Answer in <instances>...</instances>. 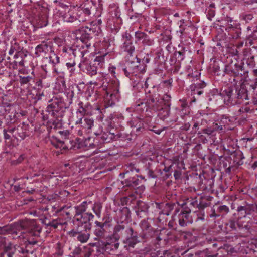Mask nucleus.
Listing matches in <instances>:
<instances>
[{"mask_svg":"<svg viewBox=\"0 0 257 257\" xmlns=\"http://www.w3.org/2000/svg\"><path fill=\"white\" fill-rule=\"evenodd\" d=\"M100 75L101 86L105 91L104 100L105 106H112L120 97L119 81L116 78L111 79L107 76Z\"/></svg>","mask_w":257,"mask_h":257,"instance_id":"obj_1","label":"nucleus"},{"mask_svg":"<svg viewBox=\"0 0 257 257\" xmlns=\"http://www.w3.org/2000/svg\"><path fill=\"white\" fill-rule=\"evenodd\" d=\"M78 105L82 109L77 111V119L75 120L76 128L78 129V134L79 136H83L85 134L93 133L96 131L95 130L94 121L93 118L89 116H83L86 110L83 107V103L80 102Z\"/></svg>","mask_w":257,"mask_h":257,"instance_id":"obj_2","label":"nucleus"},{"mask_svg":"<svg viewBox=\"0 0 257 257\" xmlns=\"http://www.w3.org/2000/svg\"><path fill=\"white\" fill-rule=\"evenodd\" d=\"M220 95L223 99L224 104L228 106L240 104L244 99H247V91L246 89L242 87L239 89L227 88L222 90Z\"/></svg>","mask_w":257,"mask_h":257,"instance_id":"obj_3","label":"nucleus"},{"mask_svg":"<svg viewBox=\"0 0 257 257\" xmlns=\"http://www.w3.org/2000/svg\"><path fill=\"white\" fill-rule=\"evenodd\" d=\"M35 51V54L37 57L41 56L42 53L46 54L50 52L49 57L44 58V61L47 60L52 65V70L54 73L59 74L63 73L57 67V65L60 63V57L52 50V43L51 42H42L40 44L38 45L36 47Z\"/></svg>","mask_w":257,"mask_h":257,"instance_id":"obj_4","label":"nucleus"},{"mask_svg":"<svg viewBox=\"0 0 257 257\" xmlns=\"http://www.w3.org/2000/svg\"><path fill=\"white\" fill-rule=\"evenodd\" d=\"M112 217L108 212L105 214L102 219V221L95 222V229L94 234L95 236V240H104L107 238V234L112 226Z\"/></svg>","mask_w":257,"mask_h":257,"instance_id":"obj_5","label":"nucleus"},{"mask_svg":"<svg viewBox=\"0 0 257 257\" xmlns=\"http://www.w3.org/2000/svg\"><path fill=\"white\" fill-rule=\"evenodd\" d=\"M59 146H63L65 148L70 147V149L76 150L77 149H82L83 150H87L89 148H94L99 146V142L98 139L96 137H88L84 140H81L80 138H76L74 141H70L67 140L64 142V144L59 143Z\"/></svg>","mask_w":257,"mask_h":257,"instance_id":"obj_6","label":"nucleus"},{"mask_svg":"<svg viewBox=\"0 0 257 257\" xmlns=\"http://www.w3.org/2000/svg\"><path fill=\"white\" fill-rule=\"evenodd\" d=\"M230 122V119L226 116H222L219 120H216L210 126L206 128H202V131L204 134L214 142L215 136L216 133H224L228 129V125Z\"/></svg>","mask_w":257,"mask_h":257,"instance_id":"obj_7","label":"nucleus"},{"mask_svg":"<svg viewBox=\"0 0 257 257\" xmlns=\"http://www.w3.org/2000/svg\"><path fill=\"white\" fill-rule=\"evenodd\" d=\"M171 97L168 94L160 97L158 94H149L146 96L145 104L149 109L155 111L162 108L165 104L169 105V101H171Z\"/></svg>","mask_w":257,"mask_h":257,"instance_id":"obj_8","label":"nucleus"},{"mask_svg":"<svg viewBox=\"0 0 257 257\" xmlns=\"http://www.w3.org/2000/svg\"><path fill=\"white\" fill-rule=\"evenodd\" d=\"M141 181L139 179L138 176H134L126 179L124 181H122L121 183L124 187H130L133 188L132 193L128 196L124 197L120 199V203L122 206L127 205L128 203L135 200L138 195L137 186L139 185Z\"/></svg>","mask_w":257,"mask_h":257,"instance_id":"obj_9","label":"nucleus"},{"mask_svg":"<svg viewBox=\"0 0 257 257\" xmlns=\"http://www.w3.org/2000/svg\"><path fill=\"white\" fill-rule=\"evenodd\" d=\"M134 59H136L137 61L126 60L124 62L121 63L120 65V68L125 76L130 79H133V77L137 76L139 73H143L145 72V66H141L137 56Z\"/></svg>","mask_w":257,"mask_h":257,"instance_id":"obj_10","label":"nucleus"},{"mask_svg":"<svg viewBox=\"0 0 257 257\" xmlns=\"http://www.w3.org/2000/svg\"><path fill=\"white\" fill-rule=\"evenodd\" d=\"M100 30V26L96 25V23L93 22L81 29L80 40L86 45V48H88L91 46L90 40L93 35H98Z\"/></svg>","mask_w":257,"mask_h":257,"instance_id":"obj_11","label":"nucleus"},{"mask_svg":"<svg viewBox=\"0 0 257 257\" xmlns=\"http://www.w3.org/2000/svg\"><path fill=\"white\" fill-rule=\"evenodd\" d=\"M14 226L16 228H20L22 231L28 232L30 235L33 236H39L41 228L33 221L25 219L21 220L14 223Z\"/></svg>","mask_w":257,"mask_h":257,"instance_id":"obj_12","label":"nucleus"},{"mask_svg":"<svg viewBox=\"0 0 257 257\" xmlns=\"http://www.w3.org/2000/svg\"><path fill=\"white\" fill-rule=\"evenodd\" d=\"M127 116H130V120L127 121L128 125L132 128L131 136V137H128L127 139L131 141L132 140L133 135L136 136L140 134L144 130V121L142 118L139 117L136 113H128L125 114Z\"/></svg>","mask_w":257,"mask_h":257,"instance_id":"obj_13","label":"nucleus"},{"mask_svg":"<svg viewBox=\"0 0 257 257\" xmlns=\"http://www.w3.org/2000/svg\"><path fill=\"white\" fill-rule=\"evenodd\" d=\"M85 210H76L74 220L78 222L77 226H80L81 228L90 230L91 223L90 222L94 217V215L91 213L86 212Z\"/></svg>","mask_w":257,"mask_h":257,"instance_id":"obj_14","label":"nucleus"},{"mask_svg":"<svg viewBox=\"0 0 257 257\" xmlns=\"http://www.w3.org/2000/svg\"><path fill=\"white\" fill-rule=\"evenodd\" d=\"M224 23L222 24L225 25V30L227 31L228 35L232 39H237L240 37L241 31V29L236 23V21L230 17L226 16L223 20Z\"/></svg>","mask_w":257,"mask_h":257,"instance_id":"obj_15","label":"nucleus"},{"mask_svg":"<svg viewBox=\"0 0 257 257\" xmlns=\"http://www.w3.org/2000/svg\"><path fill=\"white\" fill-rule=\"evenodd\" d=\"M224 72L226 74L234 77L240 76L244 77L247 76L248 73L244 68L243 63H234L233 62L225 66Z\"/></svg>","mask_w":257,"mask_h":257,"instance_id":"obj_16","label":"nucleus"},{"mask_svg":"<svg viewBox=\"0 0 257 257\" xmlns=\"http://www.w3.org/2000/svg\"><path fill=\"white\" fill-rule=\"evenodd\" d=\"M84 47H86V45L83 43L81 46V48L78 46H73L71 47H64L63 48L62 51L65 53V56L68 57V56L71 58H73L75 60L76 57L83 58L86 52V50H84Z\"/></svg>","mask_w":257,"mask_h":257,"instance_id":"obj_17","label":"nucleus"},{"mask_svg":"<svg viewBox=\"0 0 257 257\" xmlns=\"http://www.w3.org/2000/svg\"><path fill=\"white\" fill-rule=\"evenodd\" d=\"M59 134H60L62 139H63V140H60L58 139H55L51 141L52 144L57 149H60V151H58V152L60 154H63L64 152H65L66 151L68 150H71L72 149H70V147L68 148H65L63 146H59V143L61 144L63 143L64 144V142H66L67 140H70V141H74L76 139V138H69L70 136V133L69 131L68 130H64V131H60L58 132Z\"/></svg>","mask_w":257,"mask_h":257,"instance_id":"obj_18","label":"nucleus"},{"mask_svg":"<svg viewBox=\"0 0 257 257\" xmlns=\"http://www.w3.org/2000/svg\"><path fill=\"white\" fill-rule=\"evenodd\" d=\"M50 104L46 108V111L51 114V116H55L56 113H58L61 108L64 106V99L60 96L53 97L51 101H49Z\"/></svg>","mask_w":257,"mask_h":257,"instance_id":"obj_19","label":"nucleus"},{"mask_svg":"<svg viewBox=\"0 0 257 257\" xmlns=\"http://www.w3.org/2000/svg\"><path fill=\"white\" fill-rule=\"evenodd\" d=\"M182 235L186 240H187V243H188V246L190 248L196 246L199 244L201 245L206 243L209 244L212 241V238L211 237H206L205 240L200 241L199 237L193 236L190 232H183Z\"/></svg>","mask_w":257,"mask_h":257,"instance_id":"obj_20","label":"nucleus"},{"mask_svg":"<svg viewBox=\"0 0 257 257\" xmlns=\"http://www.w3.org/2000/svg\"><path fill=\"white\" fill-rule=\"evenodd\" d=\"M94 245L98 248L97 250L103 253L104 252H109L110 251L116 250L119 247L118 241L114 242L100 240L94 244Z\"/></svg>","mask_w":257,"mask_h":257,"instance_id":"obj_21","label":"nucleus"},{"mask_svg":"<svg viewBox=\"0 0 257 257\" xmlns=\"http://www.w3.org/2000/svg\"><path fill=\"white\" fill-rule=\"evenodd\" d=\"M94 134L96 136V138L98 139L99 146L102 144L108 143L115 137V133L108 131L107 130L104 131L102 128L94 132Z\"/></svg>","mask_w":257,"mask_h":257,"instance_id":"obj_22","label":"nucleus"},{"mask_svg":"<svg viewBox=\"0 0 257 257\" xmlns=\"http://www.w3.org/2000/svg\"><path fill=\"white\" fill-rule=\"evenodd\" d=\"M103 45L105 47H107V48L105 49L108 50L107 51L104 53L96 56L94 60V63H96V65H97V66L100 67H102L103 66V65L105 61H108L109 59H110L111 55L112 54V53L110 51L111 49H109V47L111 46L110 44H108L107 42L104 41L103 42Z\"/></svg>","mask_w":257,"mask_h":257,"instance_id":"obj_23","label":"nucleus"},{"mask_svg":"<svg viewBox=\"0 0 257 257\" xmlns=\"http://www.w3.org/2000/svg\"><path fill=\"white\" fill-rule=\"evenodd\" d=\"M125 232L127 235L123 240V243L130 247H134L135 245L139 242L137 232H134L131 227L126 228Z\"/></svg>","mask_w":257,"mask_h":257,"instance_id":"obj_24","label":"nucleus"},{"mask_svg":"<svg viewBox=\"0 0 257 257\" xmlns=\"http://www.w3.org/2000/svg\"><path fill=\"white\" fill-rule=\"evenodd\" d=\"M15 60L10 63V67L13 69H19L21 73L24 67L23 54L22 52H18L14 55Z\"/></svg>","mask_w":257,"mask_h":257,"instance_id":"obj_25","label":"nucleus"},{"mask_svg":"<svg viewBox=\"0 0 257 257\" xmlns=\"http://www.w3.org/2000/svg\"><path fill=\"white\" fill-rule=\"evenodd\" d=\"M125 226L123 222L118 223L113 229V237L115 241H118L119 239L123 237V233H125Z\"/></svg>","mask_w":257,"mask_h":257,"instance_id":"obj_26","label":"nucleus"},{"mask_svg":"<svg viewBox=\"0 0 257 257\" xmlns=\"http://www.w3.org/2000/svg\"><path fill=\"white\" fill-rule=\"evenodd\" d=\"M4 138L5 140H9L13 141L15 139L18 142L17 127H12L11 126L8 127L7 128L3 130Z\"/></svg>","mask_w":257,"mask_h":257,"instance_id":"obj_27","label":"nucleus"},{"mask_svg":"<svg viewBox=\"0 0 257 257\" xmlns=\"http://www.w3.org/2000/svg\"><path fill=\"white\" fill-rule=\"evenodd\" d=\"M122 49L124 51L127 52L130 56H133V54L135 51V47L131 40L130 35L126 34L125 40L123 43Z\"/></svg>","mask_w":257,"mask_h":257,"instance_id":"obj_28","label":"nucleus"},{"mask_svg":"<svg viewBox=\"0 0 257 257\" xmlns=\"http://www.w3.org/2000/svg\"><path fill=\"white\" fill-rule=\"evenodd\" d=\"M171 101H169V105L165 104L162 108L158 110V116L162 120H165L169 116L170 111Z\"/></svg>","mask_w":257,"mask_h":257,"instance_id":"obj_29","label":"nucleus"},{"mask_svg":"<svg viewBox=\"0 0 257 257\" xmlns=\"http://www.w3.org/2000/svg\"><path fill=\"white\" fill-rule=\"evenodd\" d=\"M17 133L18 141L24 140L26 137L29 136L28 132H27V126L24 123L17 127Z\"/></svg>","mask_w":257,"mask_h":257,"instance_id":"obj_30","label":"nucleus"},{"mask_svg":"<svg viewBox=\"0 0 257 257\" xmlns=\"http://www.w3.org/2000/svg\"><path fill=\"white\" fill-rule=\"evenodd\" d=\"M92 5V1H87L84 4L83 6L78 10V14L80 15H81V14H84L85 16L89 18Z\"/></svg>","mask_w":257,"mask_h":257,"instance_id":"obj_31","label":"nucleus"},{"mask_svg":"<svg viewBox=\"0 0 257 257\" xmlns=\"http://www.w3.org/2000/svg\"><path fill=\"white\" fill-rule=\"evenodd\" d=\"M48 24V17L46 14L39 15L36 20L35 25L37 28L45 27Z\"/></svg>","mask_w":257,"mask_h":257,"instance_id":"obj_32","label":"nucleus"},{"mask_svg":"<svg viewBox=\"0 0 257 257\" xmlns=\"http://www.w3.org/2000/svg\"><path fill=\"white\" fill-rule=\"evenodd\" d=\"M207 119L204 118H198V120L194 122L193 126V130L195 131L199 130L200 128L201 131L203 134H204L202 131V128H206L205 127L207 124Z\"/></svg>","mask_w":257,"mask_h":257,"instance_id":"obj_33","label":"nucleus"},{"mask_svg":"<svg viewBox=\"0 0 257 257\" xmlns=\"http://www.w3.org/2000/svg\"><path fill=\"white\" fill-rule=\"evenodd\" d=\"M76 62L74 59L70 58L68 62H66V66L70 76L74 74L76 71Z\"/></svg>","mask_w":257,"mask_h":257,"instance_id":"obj_34","label":"nucleus"},{"mask_svg":"<svg viewBox=\"0 0 257 257\" xmlns=\"http://www.w3.org/2000/svg\"><path fill=\"white\" fill-rule=\"evenodd\" d=\"M81 233L78 234L77 235V240L82 243L86 242L89 237V234L88 231L90 230L86 229V228H81Z\"/></svg>","mask_w":257,"mask_h":257,"instance_id":"obj_35","label":"nucleus"},{"mask_svg":"<svg viewBox=\"0 0 257 257\" xmlns=\"http://www.w3.org/2000/svg\"><path fill=\"white\" fill-rule=\"evenodd\" d=\"M85 71L87 74L91 76L95 75L97 74V66L96 65V63L86 64L85 65Z\"/></svg>","mask_w":257,"mask_h":257,"instance_id":"obj_36","label":"nucleus"},{"mask_svg":"<svg viewBox=\"0 0 257 257\" xmlns=\"http://www.w3.org/2000/svg\"><path fill=\"white\" fill-rule=\"evenodd\" d=\"M236 212L234 213L236 219L239 220L243 217H245L248 215H250L251 212L254 210H236Z\"/></svg>","mask_w":257,"mask_h":257,"instance_id":"obj_37","label":"nucleus"},{"mask_svg":"<svg viewBox=\"0 0 257 257\" xmlns=\"http://www.w3.org/2000/svg\"><path fill=\"white\" fill-rule=\"evenodd\" d=\"M124 120V116L121 113H115L114 114L111 118V123H113L114 126H117L115 125V123H117L118 125H121Z\"/></svg>","mask_w":257,"mask_h":257,"instance_id":"obj_38","label":"nucleus"},{"mask_svg":"<svg viewBox=\"0 0 257 257\" xmlns=\"http://www.w3.org/2000/svg\"><path fill=\"white\" fill-rule=\"evenodd\" d=\"M160 233V229H155L153 228H151V229H149L146 232H143L142 234V238L144 239H147L149 238L154 237L155 235H158V233Z\"/></svg>","mask_w":257,"mask_h":257,"instance_id":"obj_39","label":"nucleus"},{"mask_svg":"<svg viewBox=\"0 0 257 257\" xmlns=\"http://www.w3.org/2000/svg\"><path fill=\"white\" fill-rule=\"evenodd\" d=\"M69 193L66 190H62L59 191L58 193L55 192L54 194L48 197L49 201H55L61 199L60 195H63L64 196H68Z\"/></svg>","mask_w":257,"mask_h":257,"instance_id":"obj_40","label":"nucleus"},{"mask_svg":"<svg viewBox=\"0 0 257 257\" xmlns=\"http://www.w3.org/2000/svg\"><path fill=\"white\" fill-rule=\"evenodd\" d=\"M195 254L196 256L202 255V257H217L218 254H213L208 248H206L202 251L195 252Z\"/></svg>","mask_w":257,"mask_h":257,"instance_id":"obj_41","label":"nucleus"},{"mask_svg":"<svg viewBox=\"0 0 257 257\" xmlns=\"http://www.w3.org/2000/svg\"><path fill=\"white\" fill-rule=\"evenodd\" d=\"M190 89L192 91V95H193L192 98L191 100V102H195L196 101V100L198 99L197 97L195 96V95H197L198 96L202 95L203 93V91L201 89H199L197 88H195L194 87H193L192 86H190Z\"/></svg>","mask_w":257,"mask_h":257,"instance_id":"obj_42","label":"nucleus"},{"mask_svg":"<svg viewBox=\"0 0 257 257\" xmlns=\"http://www.w3.org/2000/svg\"><path fill=\"white\" fill-rule=\"evenodd\" d=\"M86 255L85 252L80 247H76L72 252L69 257H84Z\"/></svg>","mask_w":257,"mask_h":257,"instance_id":"obj_43","label":"nucleus"},{"mask_svg":"<svg viewBox=\"0 0 257 257\" xmlns=\"http://www.w3.org/2000/svg\"><path fill=\"white\" fill-rule=\"evenodd\" d=\"M10 226L11 228L10 229L9 234H11L15 236L19 235L18 236L20 237L21 235V234L24 232V231H21L22 230L20 228H16V227L14 226V223L10 225Z\"/></svg>","mask_w":257,"mask_h":257,"instance_id":"obj_44","label":"nucleus"},{"mask_svg":"<svg viewBox=\"0 0 257 257\" xmlns=\"http://www.w3.org/2000/svg\"><path fill=\"white\" fill-rule=\"evenodd\" d=\"M248 41L253 47L257 48V30H254L253 34L248 38Z\"/></svg>","mask_w":257,"mask_h":257,"instance_id":"obj_45","label":"nucleus"},{"mask_svg":"<svg viewBox=\"0 0 257 257\" xmlns=\"http://www.w3.org/2000/svg\"><path fill=\"white\" fill-rule=\"evenodd\" d=\"M64 19V21L67 22H73L75 21L78 20L76 14L74 15L71 12H68V13L66 14Z\"/></svg>","mask_w":257,"mask_h":257,"instance_id":"obj_46","label":"nucleus"},{"mask_svg":"<svg viewBox=\"0 0 257 257\" xmlns=\"http://www.w3.org/2000/svg\"><path fill=\"white\" fill-rule=\"evenodd\" d=\"M242 159L243 158L241 157L240 154L233 156V162L234 165L236 167H238L242 165L243 163Z\"/></svg>","mask_w":257,"mask_h":257,"instance_id":"obj_47","label":"nucleus"},{"mask_svg":"<svg viewBox=\"0 0 257 257\" xmlns=\"http://www.w3.org/2000/svg\"><path fill=\"white\" fill-rule=\"evenodd\" d=\"M140 226L143 231V232H146L147 231L149 230V229H151V226L150 224V223L148 222V221L146 220H143L141 223H140Z\"/></svg>","mask_w":257,"mask_h":257,"instance_id":"obj_48","label":"nucleus"},{"mask_svg":"<svg viewBox=\"0 0 257 257\" xmlns=\"http://www.w3.org/2000/svg\"><path fill=\"white\" fill-rule=\"evenodd\" d=\"M134 170H135L136 172H138V170H137L134 168V165H131L129 166H127L125 169V172L120 174V176L121 178H124L125 175L130 174V172H133Z\"/></svg>","mask_w":257,"mask_h":257,"instance_id":"obj_49","label":"nucleus"},{"mask_svg":"<svg viewBox=\"0 0 257 257\" xmlns=\"http://www.w3.org/2000/svg\"><path fill=\"white\" fill-rule=\"evenodd\" d=\"M19 82L20 83L21 85H24L25 84H29L30 82L32 80V77L30 76H19Z\"/></svg>","mask_w":257,"mask_h":257,"instance_id":"obj_50","label":"nucleus"},{"mask_svg":"<svg viewBox=\"0 0 257 257\" xmlns=\"http://www.w3.org/2000/svg\"><path fill=\"white\" fill-rule=\"evenodd\" d=\"M81 227L78 226L76 228H74L68 232V235L71 237H76L79 233H81Z\"/></svg>","mask_w":257,"mask_h":257,"instance_id":"obj_51","label":"nucleus"},{"mask_svg":"<svg viewBox=\"0 0 257 257\" xmlns=\"http://www.w3.org/2000/svg\"><path fill=\"white\" fill-rule=\"evenodd\" d=\"M171 210H162L161 212H159V216L158 217L159 221H161V220L165 219L167 218H165V216H168L170 215Z\"/></svg>","mask_w":257,"mask_h":257,"instance_id":"obj_52","label":"nucleus"},{"mask_svg":"<svg viewBox=\"0 0 257 257\" xmlns=\"http://www.w3.org/2000/svg\"><path fill=\"white\" fill-rule=\"evenodd\" d=\"M191 212V210H189V211H187L186 210H181V212L179 214V216L182 218H184L188 223L190 222L189 220V213Z\"/></svg>","mask_w":257,"mask_h":257,"instance_id":"obj_53","label":"nucleus"},{"mask_svg":"<svg viewBox=\"0 0 257 257\" xmlns=\"http://www.w3.org/2000/svg\"><path fill=\"white\" fill-rule=\"evenodd\" d=\"M45 174L43 175L47 179H53L54 177L58 176L59 173L54 171L50 170L48 172H45Z\"/></svg>","mask_w":257,"mask_h":257,"instance_id":"obj_54","label":"nucleus"},{"mask_svg":"<svg viewBox=\"0 0 257 257\" xmlns=\"http://www.w3.org/2000/svg\"><path fill=\"white\" fill-rule=\"evenodd\" d=\"M191 86L202 90L206 86V84L204 81H200L199 82L191 85Z\"/></svg>","mask_w":257,"mask_h":257,"instance_id":"obj_55","label":"nucleus"},{"mask_svg":"<svg viewBox=\"0 0 257 257\" xmlns=\"http://www.w3.org/2000/svg\"><path fill=\"white\" fill-rule=\"evenodd\" d=\"M207 11V17L209 20H212V19L215 16V11L213 9L208 8Z\"/></svg>","mask_w":257,"mask_h":257,"instance_id":"obj_56","label":"nucleus"},{"mask_svg":"<svg viewBox=\"0 0 257 257\" xmlns=\"http://www.w3.org/2000/svg\"><path fill=\"white\" fill-rule=\"evenodd\" d=\"M135 36L136 39L138 40H141L143 39H145L147 37V35L144 32L137 31L135 32Z\"/></svg>","mask_w":257,"mask_h":257,"instance_id":"obj_57","label":"nucleus"},{"mask_svg":"<svg viewBox=\"0 0 257 257\" xmlns=\"http://www.w3.org/2000/svg\"><path fill=\"white\" fill-rule=\"evenodd\" d=\"M246 63L249 67H253L255 64L254 56H249L246 60Z\"/></svg>","mask_w":257,"mask_h":257,"instance_id":"obj_58","label":"nucleus"},{"mask_svg":"<svg viewBox=\"0 0 257 257\" xmlns=\"http://www.w3.org/2000/svg\"><path fill=\"white\" fill-rule=\"evenodd\" d=\"M63 247L61 243H58L57 244L56 251L55 254L58 256H61L63 254Z\"/></svg>","mask_w":257,"mask_h":257,"instance_id":"obj_59","label":"nucleus"},{"mask_svg":"<svg viewBox=\"0 0 257 257\" xmlns=\"http://www.w3.org/2000/svg\"><path fill=\"white\" fill-rule=\"evenodd\" d=\"M11 226L6 225L3 227H0V234H9Z\"/></svg>","mask_w":257,"mask_h":257,"instance_id":"obj_60","label":"nucleus"},{"mask_svg":"<svg viewBox=\"0 0 257 257\" xmlns=\"http://www.w3.org/2000/svg\"><path fill=\"white\" fill-rule=\"evenodd\" d=\"M76 15L77 17V19H78V21L80 22H85L89 19L88 17L85 16L84 15V14H81V15H80L78 14V11L77 12Z\"/></svg>","mask_w":257,"mask_h":257,"instance_id":"obj_61","label":"nucleus"},{"mask_svg":"<svg viewBox=\"0 0 257 257\" xmlns=\"http://www.w3.org/2000/svg\"><path fill=\"white\" fill-rule=\"evenodd\" d=\"M59 225H61V223H58L55 220H53L52 221H50L47 224L48 226L53 227L54 229L57 228Z\"/></svg>","mask_w":257,"mask_h":257,"instance_id":"obj_62","label":"nucleus"},{"mask_svg":"<svg viewBox=\"0 0 257 257\" xmlns=\"http://www.w3.org/2000/svg\"><path fill=\"white\" fill-rule=\"evenodd\" d=\"M163 83L166 87L168 89H171L172 86L173 79L170 78L168 80H164Z\"/></svg>","mask_w":257,"mask_h":257,"instance_id":"obj_63","label":"nucleus"},{"mask_svg":"<svg viewBox=\"0 0 257 257\" xmlns=\"http://www.w3.org/2000/svg\"><path fill=\"white\" fill-rule=\"evenodd\" d=\"M175 55L180 60H183L185 58V54L184 51H176Z\"/></svg>","mask_w":257,"mask_h":257,"instance_id":"obj_64","label":"nucleus"}]
</instances>
